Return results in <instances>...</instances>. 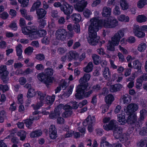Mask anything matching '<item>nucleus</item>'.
Instances as JSON below:
<instances>
[{"label": "nucleus", "instance_id": "nucleus-42", "mask_svg": "<svg viewBox=\"0 0 147 147\" xmlns=\"http://www.w3.org/2000/svg\"><path fill=\"white\" fill-rule=\"evenodd\" d=\"M32 121L31 116L30 117L29 119L25 120L24 123L27 127L30 128L31 127L33 123Z\"/></svg>", "mask_w": 147, "mask_h": 147}, {"label": "nucleus", "instance_id": "nucleus-45", "mask_svg": "<svg viewBox=\"0 0 147 147\" xmlns=\"http://www.w3.org/2000/svg\"><path fill=\"white\" fill-rule=\"evenodd\" d=\"M44 72L46 76H51L53 74V70L52 68H47L45 70Z\"/></svg>", "mask_w": 147, "mask_h": 147}, {"label": "nucleus", "instance_id": "nucleus-64", "mask_svg": "<svg viewBox=\"0 0 147 147\" xmlns=\"http://www.w3.org/2000/svg\"><path fill=\"white\" fill-rule=\"evenodd\" d=\"M50 41V38L47 36H45L42 39V43L46 44H49Z\"/></svg>", "mask_w": 147, "mask_h": 147}, {"label": "nucleus", "instance_id": "nucleus-44", "mask_svg": "<svg viewBox=\"0 0 147 147\" xmlns=\"http://www.w3.org/2000/svg\"><path fill=\"white\" fill-rule=\"evenodd\" d=\"M147 80V74H144L136 80V82L142 83L143 80Z\"/></svg>", "mask_w": 147, "mask_h": 147}, {"label": "nucleus", "instance_id": "nucleus-30", "mask_svg": "<svg viewBox=\"0 0 147 147\" xmlns=\"http://www.w3.org/2000/svg\"><path fill=\"white\" fill-rule=\"evenodd\" d=\"M36 94L35 90L33 88H30L28 91L27 96L28 98H30L34 96Z\"/></svg>", "mask_w": 147, "mask_h": 147}, {"label": "nucleus", "instance_id": "nucleus-53", "mask_svg": "<svg viewBox=\"0 0 147 147\" xmlns=\"http://www.w3.org/2000/svg\"><path fill=\"white\" fill-rule=\"evenodd\" d=\"M68 3L65 2H64L62 4V7H61V10L65 14V11L67 9V7L68 6Z\"/></svg>", "mask_w": 147, "mask_h": 147}, {"label": "nucleus", "instance_id": "nucleus-55", "mask_svg": "<svg viewBox=\"0 0 147 147\" xmlns=\"http://www.w3.org/2000/svg\"><path fill=\"white\" fill-rule=\"evenodd\" d=\"M133 29V32L134 34L141 30L139 26L136 24L134 25Z\"/></svg>", "mask_w": 147, "mask_h": 147}, {"label": "nucleus", "instance_id": "nucleus-40", "mask_svg": "<svg viewBox=\"0 0 147 147\" xmlns=\"http://www.w3.org/2000/svg\"><path fill=\"white\" fill-rule=\"evenodd\" d=\"M17 135L20 137V139L21 140H24L26 136V133L24 131H20L17 133Z\"/></svg>", "mask_w": 147, "mask_h": 147}, {"label": "nucleus", "instance_id": "nucleus-46", "mask_svg": "<svg viewBox=\"0 0 147 147\" xmlns=\"http://www.w3.org/2000/svg\"><path fill=\"white\" fill-rule=\"evenodd\" d=\"M33 49L32 47H29L26 48L24 51L25 54L28 55H30L33 52Z\"/></svg>", "mask_w": 147, "mask_h": 147}, {"label": "nucleus", "instance_id": "nucleus-23", "mask_svg": "<svg viewBox=\"0 0 147 147\" xmlns=\"http://www.w3.org/2000/svg\"><path fill=\"white\" fill-rule=\"evenodd\" d=\"M36 32V34L34 35V38H36L38 37H42L46 35L47 34L46 31L43 30H39L38 32L37 31V28L36 27V30H35Z\"/></svg>", "mask_w": 147, "mask_h": 147}, {"label": "nucleus", "instance_id": "nucleus-6", "mask_svg": "<svg viewBox=\"0 0 147 147\" xmlns=\"http://www.w3.org/2000/svg\"><path fill=\"white\" fill-rule=\"evenodd\" d=\"M37 77L39 81L47 84L52 83L54 80L53 77L46 76L44 72L39 74Z\"/></svg>", "mask_w": 147, "mask_h": 147}, {"label": "nucleus", "instance_id": "nucleus-4", "mask_svg": "<svg viewBox=\"0 0 147 147\" xmlns=\"http://www.w3.org/2000/svg\"><path fill=\"white\" fill-rule=\"evenodd\" d=\"M122 134V128L121 127H117L114 130L113 136L116 139H119L122 142L126 141L128 139V136L125 134L123 135Z\"/></svg>", "mask_w": 147, "mask_h": 147}, {"label": "nucleus", "instance_id": "nucleus-54", "mask_svg": "<svg viewBox=\"0 0 147 147\" xmlns=\"http://www.w3.org/2000/svg\"><path fill=\"white\" fill-rule=\"evenodd\" d=\"M36 58L39 61L44 60L45 59V56L42 54H39L36 55Z\"/></svg>", "mask_w": 147, "mask_h": 147}, {"label": "nucleus", "instance_id": "nucleus-52", "mask_svg": "<svg viewBox=\"0 0 147 147\" xmlns=\"http://www.w3.org/2000/svg\"><path fill=\"white\" fill-rule=\"evenodd\" d=\"M17 102L19 104H22L24 103L23 95L22 94H19L17 97Z\"/></svg>", "mask_w": 147, "mask_h": 147}, {"label": "nucleus", "instance_id": "nucleus-18", "mask_svg": "<svg viewBox=\"0 0 147 147\" xmlns=\"http://www.w3.org/2000/svg\"><path fill=\"white\" fill-rule=\"evenodd\" d=\"M36 11L38 18H43L47 14L46 11L42 8L37 9Z\"/></svg>", "mask_w": 147, "mask_h": 147}, {"label": "nucleus", "instance_id": "nucleus-2", "mask_svg": "<svg viewBox=\"0 0 147 147\" xmlns=\"http://www.w3.org/2000/svg\"><path fill=\"white\" fill-rule=\"evenodd\" d=\"M88 83H85L84 84L78 85L76 90L77 93L75 95L76 98L78 99H81L84 96L86 98L89 97L93 93V91L90 90L88 92H86L89 89V88H88Z\"/></svg>", "mask_w": 147, "mask_h": 147}, {"label": "nucleus", "instance_id": "nucleus-10", "mask_svg": "<svg viewBox=\"0 0 147 147\" xmlns=\"http://www.w3.org/2000/svg\"><path fill=\"white\" fill-rule=\"evenodd\" d=\"M87 3L84 0H81L74 5V8L79 12L82 11L86 6Z\"/></svg>", "mask_w": 147, "mask_h": 147}, {"label": "nucleus", "instance_id": "nucleus-9", "mask_svg": "<svg viewBox=\"0 0 147 147\" xmlns=\"http://www.w3.org/2000/svg\"><path fill=\"white\" fill-rule=\"evenodd\" d=\"M37 94L38 95V98H39L40 101L35 105L34 104H32V106L35 110L38 109L43 105L44 102V98L46 96L45 94H43L40 91L38 92Z\"/></svg>", "mask_w": 147, "mask_h": 147}, {"label": "nucleus", "instance_id": "nucleus-63", "mask_svg": "<svg viewBox=\"0 0 147 147\" xmlns=\"http://www.w3.org/2000/svg\"><path fill=\"white\" fill-rule=\"evenodd\" d=\"M23 66V65L20 62L15 63L13 65V66L15 69L20 68Z\"/></svg>", "mask_w": 147, "mask_h": 147}, {"label": "nucleus", "instance_id": "nucleus-51", "mask_svg": "<svg viewBox=\"0 0 147 147\" xmlns=\"http://www.w3.org/2000/svg\"><path fill=\"white\" fill-rule=\"evenodd\" d=\"M51 16L53 18H58L59 16L58 12L57 10H54L51 11Z\"/></svg>", "mask_w": 147, "mask_h": 147}, {"label": "nucleus", "instance_id": "nucleus-39", "mask_svg": "<svg viewBox=\"0 0 147 147\" xmlns=\"http://www.w3.org/2000/svg\"><path fill=\"white\" fill-rule=\"evenodd\" d=\"M133 66L134 68L140 69L141 67V63L138 60H136L133 62Z\"/></svg>", "mask_w": 147, "mask_h": 147}, {"label": "nucleus", "instance_id": "nucleus-28", "mask_svg": "<svg viewBox=\"0 0 147 147\" xmlns=\"http://www.w3.org/2000/svg\"><path fill=\"white\" fill-rule=\"evenodd\" d=\"M55 99V96L53 95L52 96H47L45 99L46 103L48 105H51L54 102Z\"/></svg>", "mask_w": 147, "mask_h": 147}, {"label": "nucleus", "instance_id": "nucleus-13", "mask_svg": "<svg viewBox=\"0 0 147 147\" xmlns=\"http://www.w3.org/2000/svg\"><path fill=\"white\" fill-rule=\"evenodd\" d=\"M95 122V118L94 116L89 115L86 120L83 122L84 126H86L87 125H94Z\"/></svg>", "mask_w": 147, "mask_h": 147}, {"label": "nucleus", "instance_id": "nucleus-60", "mask_svg": "<svg viewBox=\"0 0 147 147\" xmlns=\"http://www.w3.org/2000/svg\"><path fill=\"white\" fill-rule=\"evenodd\" d=\"M46 21L43 19H40L39 21V27L41 28H43L46 25Z\"/></svg>", "mask_w": 147, "mask_h": 147}, {"label": "nucleus", "instance_id": "nucleus-7", "mask_svg": "<svg viewBox=\"0 0 147 147\" xmlns=\"http://www.w3.org/2000/svg\"><path fill=\"white\" fill-rule=\"evenodd\" d=\"M9 72L7 70L5 65H1L0 67V77L3 82L5 83L8 80Z\"/></svg>", "mask_w": 147, "mask_h": 147}, {"label": "nucleus", "instance_id": "nucleus-41", "mask_svg": "<svg viewBox=\"0 0 147 147\" xmlns=\"http://www.w3.org/2000/svg\"><path fill=\"white\" fill-rule=\"evenodd\" d=\"M146 4L147 0H140L137 3V6L138 8H142Z\"/></svg>", "mask_w": 147, "mask_h": 147}, {"label": "nucleus", "instance_id": "nucleus-8", "mask_svg": "<svg viewBox=\"0 0 147 147\" xmlns=\"http://www.w3.org/2000/svg\"><path fill=\"white\" fill-rule=\"evenodd\" d=\"M89 36L88 38V42L91 45H94L98 41V37L97 36V33L95 32H88Z\"/></svg>", "mask_w": 147, "mask_h": 147}, {"label": "nucleus", "instance_id": "nucleus-11", "mask_svg": "<svg viewBox=\"0 0 147 147\" xmlns=\"http://www.w3.org/2000/svg\"><path fill=\"white\" fill-rule=\"evenodd\" d=\"M55 35L57 39L64 40L66 38L67 32L64 29H59L56 32Z\"/></svg>", "mask_w": 147, "mask_h": 147}, {"label": "nucleus", "instance_id": "nucleus-56", "mask_svg": "<svg viewBox=\"0 0 147 147\" xmlns=\"http://www.w3.org/2000/svg\"><path fill=\"white\" fill-rule=\"evenodd\" d=\"M126 41L130 44H133L135 42L136 39L134 37L130 36L128 38Z\"/></svg>", "mask_w": 147, "mask_h": 147}, {"label": "nucleus", "instance_id": "nucleus-19", "mask_svg": "<svg viewBox=\"0 0 147 147\" xmlns=\"http://www.w3.org/2000/svg\"><path fill=\"white\" fill-rule=\"evenodd\" d=\"M127 118V122L128 123H132L135 122L137 120V116L136 113H129Z\"/></svg>", "mask_w": 147, "mask_h": 147}, {"label": "nucleus", "instance_id": "nucleus-17", "mask_svg": "<svg viewBox=\"0 0 147 147\" xmlns=\"http://www.w3.org/2000/svg\"><path fill=\"white\" fill-rule=\"evenodd\" d=\"M67 60L70 61L72 59H77L79 56V54L75 51H71L67 53Z\"/></svg>", "mask_w": 147, "mask_h": 147}, {"label": "nucleus", "instance_id": "nucleus-14", "mask_svg": "<svg viewBox=\"0 0 147 147\" xmlns=\"http://www.w3.org/2000/svg\"><path fill=\"white\" fill-rule=\"evenodd\" d=\"M22 46L20 44H19L16 47L17 55L18 57V60L20 61H22L23 60V57L22 55Z\"/></svg>", "mask_w": 147, "mask_h": 147}, {"label": "nucleus", "instance_id": "nucleus-15", "mask_svg": "<svg viewBox=\"0 0 147 147\" xmlns=\"http://www.w3.org/2000/svg\"><path fill=\"white\" fill-rule=\"evenodd\" d=\"M102 15L103 17L105 18H108L111 13V9L110 7L105 6L102 9Z\"/></svg>", "mask_w": 147, "mask_h": 147}, {"label": "nucleus", "instance_id": "nucleus-50", "mask_svg": "<svg viewBox=\"0 0 147 147\" xmlns=\"http://www.w3.org/2000/svg\"><path fill=\"white\" fill-rule=\"evenodd\" d=\"M9 89V87L7 85L0 84V91H2L3 92L8 91Z\"/></svg>", "mask_w": 147, "mask_h": 147}, {"label": "nucleus", "instance_id": "nucleus-48", "mask_svg": "<svg viewBox=\"0 0 147 147\" xmlns=\"http://www.w3.org/2000/svg\"><path fill=\"white\" fill-rule=\"evenodd\" d=\"M18 2L21 4L23 7H26L28 4L29 0H18Z\"/></svg>", "mask_w": 147, "mask_h": 147}, {"label": "nucleus", "instance_id": "nucleus-25", "mask_svg": "<svg viewBox=\"0 0 147 147\" xmlns=\"http://www.w3.org/2000/svg\"><path fill=\"white\" fill-rule=\"evenodd\" d=\"M93 67L92 63V62H90L86 67L83 68V70L86 72L89 73L92 70Z\"/></svg>", "mask_w": 147, "mask_h": 147}, {"label": "nucleus", "instance_id": "nucleus-24", "mask_svg": "<svg viewBox=\"0 0 147 147\" xmlns=\"http://www.w3.org/2000/svg\"><path fill=\"white\" fill-rule=\"evenodd\" d=\"M63 108L65 111H68L71 110L72 107L69 105H64L63 104H61L56 108V110H57L58 109L59 110L61 111Z\"/></svg>", "mask_w": 147, "mask_h": 147}, {"label": "nucleus", "instance_id": "nucleus-21", "mask_svg": "<svg viewBox=\"0 0 147 147\" xmlns=\"http://www.w3.org/2000/svg\"><path fill=\"white\" fill-rule=\"evenodd\" d=\"M90 77L91 75L90 74H85L83 77L81 78L79 80V82L81 84V85L84 84V83L87 82L90 80Z\"/></svg>", "mask_w": 147, "mask_h": 147}, {"label": "nucleus", "instance_id": "nucleus-12", "mask_svg": "<svg viewBox=\"0 0 147 147\" xmlns=\"http://www.w3.org/2000/svg\"><path fill=\"white\" fill-rule=\"evenodd\" d=\"M138 108L137 104L131 103L127 105L126 109V111L129 113H134L138 109Z\"/></svg>", "mask_w": 147, "mask_h": 147}, {"label": "nucleus", "instance_id": "nucleus-62", "mask_svg": "<svg viewBox=\"0 0 147 147\" xmlns=\"http://www.w3.org/2000/svg\"><path fill=\"white\" fill-rule=\"evenodd\" d=\"M117 56L119 57L120 61L122 62L124 61L125 60V58L124 55L122 54L120 52H119L118 53Z\"/></svg>", "mask_w": 147, "mask_h": 147}, {"label": "nucleus", "instance_id": "nucleus-26", "mask_svg": "<svg viewBox=\"0 0 147 147\" xmlns=\"http://www.w3.org/2000/svg\"><path fill=\"white\" fill-rule=\"evenodd\" d=\"M103 75L104 77L107 79H109L111 76V73L109 68L105 67L103 71Z\"/></svg>", "mask_w": 147, "mask_h": 147}, {"label": "nucleus", "instance_id": "nucleus-16", "mask_svg": "<svg viewBox=\"0 0 147 147\" xmlns=\"http://www.w3.org/2000/svg\"><path fill=\"white\" fill-rule=\"evenodd\" d=\"M49 131L50 138L52 139H55L57 137V132L54 125H52L50 126Z\"/></svg>", "mask_w": 147, "mask_h": 147}, {"label": "nucleus", "instance_id": "nucleus-49", "mask_svg": "<svg viewBox=\"0 0 147 147\" xmlns=\"http://www.w3.org/2000/svg\"><path fill=\"white\" fill-rule=\"evenodd\" d=\"M72 112L71 110L65 111L62 114V116L64 117H67L71 115Z\"/></svg>", "mask_w": 147, "mask_h": 147}, {"label": "nucleus", "instance_id": "nucleus-34", "mask_svg": "<svg viewBox=\"0 0 147 147\" xmlns=\"http://www.w3.org/2000/svg\"><path fill=\"white\" fill-rule=\"evenodd\" d=\"M92 57L94 64L98 65L100 63L101 58L99 56L96 54H93L92 55Z\"/></svg>", "mask_w": 147, "mask_h": 147}, {"label": "nucleus", "instance_id": "nucleus-1", "mask_svg": "<svg viewBox=\"0 0 147 147\" xmlns=\"http://www.w3.org/2000/svg\"><path fill=\"white\" fill-rule=\"evenodd\" d=\"M116 19H91L88 22V32L96 33L102 26L107 28H113L118 25Z\"/></svg>", "mask_w": 147, "mask_h": 147}, {"label": "nucleus", "instance_id": "nucleus-32", "mask_svg": "<svg viewBox=\"0 0 147 147\" xmlns=\"http://www.w3.org/2000/svg\"><path fill=\"white\" fill-rule=\"evenodd\" d=\"M146 44L144 42H142L138 45L137 50L140 52H143L146 49Z\"/></svg>", "mask_w": 147, "mask_h": 147}, {"label": "nucleus", "instance_id": "nucleus-22", "mask_svg": "<svg viewBox=\"0 0 147 147\" xmlns=\"http://www.w3.org/2000/svg\"><path fill=\"white\" fill-rule=\"evenodd\" d=\"M123 87L122 85L120 84H118L110 86V90L111 92H114L120 90Z\"/></svg>", "mask_w": 147, "mask_h": 147}, {"label": "nucleus", "instance_id": "nucleus-20", "mask_svg": "<svg viewBox=\"0 0 147 147\" xmlns=\"http://www.w3.org/2000/svg\"><path fill=\"white\" fill-rule=\"evenodd\" d=\"M117 119L119 123L121 125H124L126 122H127V119H126L124 113L117 115Z\"/></svg>", "mask_w": 147, "mask_h": 147}, {"label": "nucleus", "instance_id": "nucleus-35", "mask_svg": "<svg viewBox=\"0 0 147 147\" xmlns=\"http://www.w3.org/2000/svg\"><path fill=\"white\" fill-rule=\"evenodd\" d=\"M41 5V2L40 1H36L34 3L31 7L30 11H33L36 9L39 8Z\"/></svg>", "mask_w": 147, "mask_h": 147}, {"label": "nucleus", "instance_id": "nucleus-31", "mask_svg": "<svg viewBox=\"0 0 147 147\" xmlns=\"http://www.w3.org/2000/svg\"><path fill=\"white\" fill-rule=\"evenodd\" d=\"M66 10L65 11V14L67 16L66 18H68L69 17L70 15L72 13L73 9V7L69 4H68Z\"/></svg>", "mask_w": 147, "mask_h": 147}, {"label": "nucleus", "instance_id": "nucleus-59", "mask_svg": "<svg viewBox=\"0 0 147 147\" xmlns=\"http://www.w3.org/2000/svg\"><path fill=\"white\" fill-rule=\"evenodd\" d=\"M118 47L120 51L122 52L124 54L127 55L128 54V52L126 49H125L120 45H119Z\"/></svg>", "mask_w": 147, "mask_h": 147}, {"label": "nucleus", "instance_id": "nucleus-36", "mask_svg": "<svg viewBox=\"0 0 147 147\" xmlns=\"http://www.w3.org/2000/svg\"><path fill=\"white\" fill-rule=\"evenodd\" d=\"M42 134V131L40 130H36L32 132L30 134V136L32 138H34L39 136Z\"/></svg>", "mask_w": 147, "mask_h": 147}, {"label": "nucleus", "instance_id": "nucleus-38", "mask_svg": "<svg viewBox=\"0 0 147 147\" xmlns=\"http://www.w3.org/2000/svg\"><path fill=\"white\" fill-rule=\"evenodd\" d=\"M120 5L123 10H127L129 7V5L125 0L120 1Z\"/></svg>", "mask_w": 147, "mask_h": 147}, {"label": "nucleus", "instance_id": "nucleus-3", "mask_svg": "<svg viewBox=\"0 0 147 147\" xmlns=\"http://www.w3.org/2000/svg\"><path fill=\"white\" fill-rule=\"evenodd\" d=\"M124 36V30H120L115 33L111 38V40H109L107 46V49L111 51L115 50V46L119 44L120 39Z\"/></svg>", "mask_w": 147, "mask_h": 147}, {"label": "nucleus", "instance_id": "nucleus-27", "mask_svg": "<svg viewBox=\"0 0 147 147\" xmlns=\"http://www.w3.org/2000/svg\"><path fill=\"white\" fill-rule=\"evenodd\" d=\"M121 98L123 100V103L127 104L129 103L131 101V97L128 94H125L122 96Z\"/></svg>", "mask_w": 147, "mask_h": 147}, {"label": "nucleus", "instance_id": "nucleus-58", "mask_svg": "<svg viewBox=\"0 0 147 147\" xmlns=\"http://www.w3.org/2000/svg\"><path fill=\"white\" fill-rule=\"evenodd\" d=\"M35 68L38 71H42L44 69V66L42 64H39L36 65Z\"/></svg>", "mask_w": 147, "mask_h": 147}, {"label": "nucleus", "instance_id": "nucleus-5", "mask_svg": "<svg viewBox=\"0 0 147 147\" xmlns=\"http://www.w3.org/2000/svg\"><path fill=\"white\" fill-rule=\"evenodd\" d=\"M35 30V26H28L22 28V32L24 34L27 35L28 38L32 40L34 38V35L36 34Z\"/></svg>", "mask_w": 147, "mask_h": 147}, {"label": "nucleus", "instance_id": "nucleus-33", "mask_svg": "<svg viewBox=\"0 0 147 147\" xmlns=\"http://www.w3.org/2000/svg\"><path fill=\"white\" fill-rule=\"evenodd\" d=\"M60 111L58 109L56 110V108L54 111V112L51 113L49 115V117L50 119H53L56 118L57 117L59 116L60 115Z\"/></svg>", "mask_w": 147, "mask_h": 147}, {"label": "nucleus", "instance_id": "nucleus-47", "mask_svg": "<svg viewBox=\"0 0 147 147\" xmlns=\"http://www.w3.org/2000/svg\"><path fill=\"white\" fill-rule=\"evenodd\" d=\"M134 35L139 38H142L144 37L146 34L144 32L140 30L136 33Z\"/></svg>", "mask_w": 147, "mask_h": 147}, {"label": "nucleus", "instance_id": "nucleus-61", "mask_svg": "<svg viewBox=\"0 0 147 147\" xmlns=\"http://www.w3.org/2000/svg\"><path fill=\"white\" fill-rule=\"evenodd\" d=\"M9 27H10L12 30H16L17 28V26L16 23L15 22H13L11 23L9 25Z\"/></svg>", "mask_w": 147, "mask_h": 147}, {"label": "nucleus", "instance_id": "nucleus-57", "mask_svg": "<svg viewBox=\"0 0 147 147\" xmlns=\"http://www.w3.org/2000/svg\"><path fill=\"white\" fill-rule=\"evenodd\" d=\"M91 14V12L90 10L88 9H85L83 12V14L85 17L89 18Z\"/></svg>", "mask_w": 147, "mask_h": 147}, {"label": "nucleus", "instance_id": "nucleus-29", "mask_svg": "<svg viewBox=\"0 0 147 147\" xmlns=\"http://www.w3.org/2000/svg\"><path fill=\"white\" fill-rule=\"evenodd\" d=\"M105 99L107 104H111L114 101V98L112 94H109L105 97Z\"/></svg>", "mask_w": 147, "mask_h": 147}, {"label": "nucleus", "instance_id": "nucleus-37", "mask_svg": "<svg viewBox=\"0 0 147 147\" xmlns=\"http://www.w3.org/2000/svg\"><path fill=\"white\" fill-rule=\"evenodd\" d=\"M117 122L116 120H111L110 121L109 123L110 127L111 128V129H114V130L117 127H118L117 125Z\"/></svg>", "mask_w": 147, "mask_h": 147}, {"label": "nucleus", "instance_id": "nucleus-43", "mask_svg": "<svg viewBox=\"0 0 147 147\" xmlns=\"http://www.w3.org/2000/svg\"><path fill=\"white\" fill-rule=\"evenodd\" d=\"M74 86V85H71L70 86L69 89L67 93H65L63 95V96H64L65 98L68 97L71 94L73 91V88Z\"/></svg>", "mask_w": 147, "mask_h": 147}]
</instances>
